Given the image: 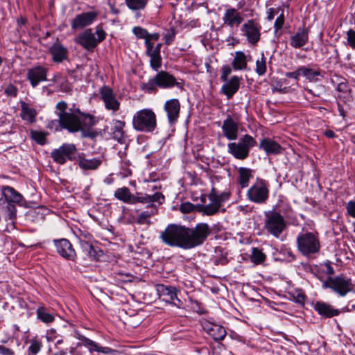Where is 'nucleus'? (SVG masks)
I'll return each instance as SVG.
<instances>
[{
  "instance_id": "obj_1",
  "label": "nucleus",
  "mask_w": 355,
  "mask_h": 355,
  "mask_svg": "<svg viewBox=\"0 0 355 355\" xmlns=\"http://www.w3.org/2000/svg\"><path fill=\"white\" fill-rule=\"evenodd\" d=\"M211 232L212 228L206 223H198L193 228L169 224L160 232L159 239L169 247L191 249L203 244Z\"/></svg>"
},
{
  "instance_id": "obj_2",
  "label": "nucleus",
  "mask_w": 355,
  "mask_h": 355,
  "mask_svg": "<svg viewBox=\"0 0 355 355\" xmlns=\"http://www.w3.org/2000/svg\"><path fill=\"white\" fill-rule=\"evenodd\" d=\"M55 109L58 120H51L48 123L47 128L51 130L66 129L70 132H77L89 129L96 123L93 115L82 112L78 108H70L67 111L68 104L65 101H59Z\"/></svg>"
},
{
  "instance_id": "obj_3",
  "label": "nucleus",
  "mask_w": 355,
  "mask_h": 355,
  "mask_svg": "<svg viewBox=\"0 0 355 355\" xmlns=\"http://www.w3.org/2000/svg\"><path fill=\"white\" fill-rule=\"evenodd\" d=\"M184 81L177 79L173 74L166 71H158L155 76L149 78L148 82L141 85V89L147 94H155L158 88L168 89L176 87L184 89Z\"/></svg>"
},
{
  "instance_id": "obj_4",
  "label": "nucleus",
  "mask_w": 355,
  "mask_h": 355,
  "mask_svg": "<svg viewBox=\"0 0 355 355\" xmlns=\"http://www.w3.org/2000/svg\"><path fill=\"white\" fill-rule=\"evenodd\" d=\"M1 192L0 211L4 216L6 220L15 219L17 216L15 204L23 203V196L10 186H2Z\"/></svg>"
},
{
  "instance_id": "obj_5",
  "label": "nucleus",
  "mask_w": 355,
  "mask_h": 355,
  "mask_svg": "<svg viewBox=\"0 0 355 355\" xmlns=\"http://www.w3.org/2000/svg\"><path fill=\"white\" fill-rule=\"evenodd\" d=\"M132 128L139 132H153L157 126V116L150 108H144L137 111L132 121Z\"/></svg>"
},
{
  "instance_id": "obj_6",
  "label": "nucleus",
  "mask_w": 355,
  "mask_h": 355,
  "mask_svg": "<svg viewBox=\"0 0 355 355\" xmlns=\"http://www.w3.org/2000/svg\"><path fill=\"white\" fill-rule=\"evenodd\" d=\"M296 241L297 250L304 256L309 257L320 251V243L317 232L300 233L298 234Z\"/></svg>"
},
{
  "instance_id": "obj_7",
  "label": "nucleus",
  "mask_w": 355,
  "mask_h": 355,
  "mask_svg": "<svg viewBox=\"0 0 355 355\" xmlns=\"http://www.w3.org/2000/svg\"><path fill=\"white\" fill-rule=\"evenodd\" d=\"M263 228L266 232L278 239L286 228L284 216L277 210L265 212Z\"/></svg>"
},
{
  "instance_id": "obj_8",
  "label": "nucleus",
  "mask_w": 355,
  "mask_h": 355,
  "mask_svg": "<svg viewBox=\"0 0 355 355\" xmlns=\"http://www.w3.org/2000/svg\"><path fill=\"white\" fill-rule=\"evenodd\" d=\"M257 146V141L250 135H243L238 142L227 144V151L235 159L244 160L249 157L250 148Z\"/></svg>"
},
{
  "instance_id": "obj_9",
  "label": "nucleus",
  "mask_w": 355,
  "mask_h": 355,
  "mask_svg": "<svg viewBox=\"0 0 355 355\" xmlns=\"http://www.w3.org/2000/svg\"><path fill=\"white\" fill-rule=\"evenodd\" d=\"M323 288H329L340 297H345L353 290V284L350 278L343 275L329 277L322 282Z\"/></svg>"
},
{
  "instance_id": "obj_10",
  "label": "nucleus",
  "mask_w": 355,
  "mask_h": 355,
  "mask_svg": "<svg viewBox=\"0 0 355 355\" xmlns=\"http://www.w3.org/2000/svg\"><path fill=\"white\" fill-rule=\"evenodd\" d=\"M97 38L91 28L86 29L80 33L75 40V42L87 51H92L98 43L105 39L106 33L101 26H97L96 30Z\"/></svg>"
},
{
  "instance_id": "obj_11",
  "label": "nucleus",
  "mask_w": 355,
  "mask_h": 355,
  "mask_svg": "<svg viewBox=\"0 0 355 355\" xmlns=\"http://www.w3.org/2000/svg\"><path fill=\"white\" fill-rule=\"evenodd\" d=\"M269 184L260 178H257L254 182L247 192L248 200L254 203L263 204L269 198Z\"/></svg>"
},
{
  "instance_id": "obj_12",
  "label": "nucleus",
  "mask_w": 355,
  "mask_h": 355,
  "mask_svg": "<svg viewBox=\"0 0 355 355\" xmlns=\"http://www.w3.org/2000/svg\"><path fill=\"white\" fill-rule=\"evenodd\" d=\"M78 149L75 144L64 143L51 153V157L59 164H64L67 160L74 161L78 157Z\"/></svg>"
},
{
  "instance_id": "obj_13",
  "label": "nucleus",
  "mask_w": 355,
  "mask_h": 355,
  "mask_svg": "<svg viewBox=\"0 0 355 355\" xmlns=\"http://www.w3.org/2000/svg\"><path fill=\"white\" fill-rule=\"evenodd\" d=\"M241 35L251 46H257L261 40V26L254 19H248L241 26Z\"/></svg>"
},
{
  "instance_id": "obj_14",
  "label": "nucleus",
  "mask_w": 355,
  "mask_h": 355,
  "mask_svg": "<svg viewBox=\"0 0 355 355\" xmlns=\"http://www.w3.org/2000/svg\"><path fill=\"white\" fill-rule=\"evenodd\" d=\"M100 98L103 101L106 110L113 114L116 113L121 107V103L117 99L112 88L103 85L99 89Z\"/></svg>"
},
{
  "instance_id": "obj_15",
  "label": "nucleus",
  "mask_w": 355,
  "mask_h": 355,
  "mask_svg": "<svg viewBox=\"0 0 355 355\" xmlns=\"http://www.w3.org/2000/svg\"><path fill=\"white\" fill-rule=\"evenodd\" d=\"M156 291L163 300L170 302L178 307H182L183 302L178 298V293L180 292L175 286L164 284H157Z\"/></svg>"
},
{
  "instance_id": "obj_16",
  "label": "nucleus",
  "mask_w": 355,
  "mask_h": 355,
  "mask_svg": "<svg viewBox=\"0 0 355 355\" xmlns=\"http://www.w3.org/2000/svg\"><path fill=\"white\" fill-rule=\"evenodd\" d=\"M222 20L223 25L231 28H237L243 24L244 16L238 9L228 7L224 12Z\"/></svg>"
},
{
  "instance_id": "obj_17",
  "label": "nucleus",
  "mask_w": 355,
  "mask_h": 355,
  "mask_svg": "<svg viewBox=\"0 0 355 355\" xmlns=\"http://www.w3.org/2000/svg\"><path fill=\"white\" fill-rule=\"evenodd\" d=\"M181 104L178 98L167 100L164 104V110L166 114L167 120L170 125L175 124L180 114Z\"/></svg>"
},
{
  "instance_id": "obj_18",
  "label": "nucleus",
  "mask_w": 355,
  "mask_h": 355,
  "mask_svg": "<svg viewBox=\"0 0 355 355\" xmlns=\"http://www.w3.org/2000/svg\"><path fill=\"white\" fill-rule=\"evenodd\" d=\"M98 16V12L95 10L78 14L71 21V28L77 30L88 26L97 19Z\"/></svg>"
},
{
  "instance_id": "obj_19",
  "label": "nucleus",
  "mask_w": 355,
  "mask_h": 355,
  "mask_svg": "<svg viewBox=\"0 0 355 355\" xmlns=\"http://www.w3.org/2000/svg\"><path fill=\"white\" fill-rule=\"evenodd\" d=\"M53 243L57 252L64 259L74 261L76 258V252L71 242L67 239L53 240Z\"/></svg>"
},
{
  "instance_id": "obj_20",
  "label": "nucleus",
  "mask_w": 355,
  "mask_h": 355,
  "mask_svg": "<svg viewBox=\"0 0 355 355\" xmlns=\"http://www.w3.org/2000/svg\"><path fill=\"white\" fill-rule=\"evenodd\" d=\"M49 69L41 65H36L27 71L26 78L32 87H36L40 83L47 80Z\"/></svg>"
},
{
  "instance_id": "obj_21",
  "label": "nucleus",
  "mask_w": 355,
  "mask_h": 355,
  "mask_svg": "<svg viewBox=\"0 0 355 355\" xmlns=\"http://www.w3.org/2000/svg\"><path fill=\"white\" fill-rule=\"evenodd\" d=\"M164 196L160 192H155L153 195H148L146 193L137 192L134 196V202L132 205L137 203L147 204V207L156 206L155 202L162 205L164 202Z\"/></svg>"
},
{
  "instance_id": "obj_22",
  "label": "nucleus",
  "mask_w": 355,
  "mask_h": 355,
  "mask_svg": "<svg viewBox=\"0 0 355 355\" xmlns=\"http://www.w3.org/2000/svg\"><path fill=\"white\" fill-rule=\"evenodd\" d=\"M313 309L323 318H331L338 315L342 311L335 309L332 305L323 301L313 303Z\"/></svg>"
},
{
  "instance_id": "obj_23",
  "label": "nucleus",
  "mask_w": 355,
  "mask_h": 355,
  "mask_svg": "<svg viewBox=\"0 0 355 355\" xmlns=\"http://www.w3.org/2000/svg\"><path fill=\"white\" fill-rule=\"evenodd\" d=\"M202 328L214 340H223L227 335L225 327L209 321H205L202 323Z\"/></svg>"
},
{
  "instance_id": "obj_24",
  "label": "nucleus",
  "mask_w": 355,
  "mask_h": 355,
  "mask_svg": "<svg viewBox=\"0 0 355 355\" xmlns=\"http://www.w3.org/2000/svg\"><path fill=\"white\" fill-rule=\"evenodd\" d=\"M221 128L224 137L228 140L232 141L237 139L239 124L232 119L231 115H227L226 119L223 121Z\"/></svg>"
},
{
  "instance_id": "obj_25",
  "label": "nucleus",
  "mask_w": 355,
  "mask_h": 355,
  "mask_svg": "<svg viewBox=\"0 0 355 355\" xmlns=\"http://www.w3.org/2000/svg\"><path fill=\"white\" fill-rule=\"evenodd\" d=\"M309 29L304 26L299 27L291 37L289 44L295 49H300L306 45L309 41Z\"/></svg>"
},
{
  "instance_id": "obj_26",
  "label": "nucleus",
  "mask_w": 355,
  "mask_h": 355,
  "mask_svg": "<svg viewBox=\"0 0 355 355\" xmlns=\"http://www.w3.org/2000/svg\"><path fill=\"white\" fill-rule=\"evenodd\" d=\"M146 46V55L150 58V66L155 71H158L162 64L161 53L154 49L153 42L148 43Z\"/></svg>"
},
{
  "instance_id": "obj_27",
  "label": "nucleus",
  "mask_w": 355,
  "mask_h": 355,
  "mask_svg": "<svg viewBox=\"0 0 355 355\" xmlns=\"http://www.w3.org/2000/svg\"><path fill=\"white\" fill-rule=\"evenodd\" d=\"M78 340L83 342V345L89 348L90 352H97L99 353L111 354V355H116L118 351L114 349H112L108 347H101L96 342L92 340L91 339L83 336L78 335Z\"/></svg>"
},
{
  "instance_id": "obj_28",
  "label": "nucleus",
  "mask_w": 355,
  "mask_h": 355,
  "mask_svg": "<svg viewBox=\"0 0 355 355\" xmlns=\"http://www.w3.org/2000/svg\"><path fill=\"white\" fill-rule=\"evenodd\" d=\"M300 76H302V75L300 73V67H297V69L295 70L294 71L286 72L285 73V76L286 78L293 79L295 80V83L288 87H286V86L282 87V83H286V82H287L286 79H282L281 82H280L281 85L279 86V88L277 89V91L279 92V93H282V94L290 93V92L295 91L296 87H297L299 86L298 81H299Z\"/></svg>"
},
{
  "instance_id": "obj_29",
  "label": "nucleus",
  "mask_w": 355,
  "mask_h": 355,
  "mask_svg": "<svg viewBox=\"0 0 355 355\" xmlns=\"http://www.w3.org/2000/svg\"><path fill=\"white\" fill-rule=\"evenodd\" d=\"M259 148L262 149L267 155L281 154L284 148L276 141L270 138H263L259 143Z\"/></svg>"
},
{
  "instance_id": "obj_30",
  "label": "nucleus",
  "mask_w": 355,
  "mask_h": 355,
  "mask_svg": "<svg viewBox=\"0 0 355 355\" xmlns=\"http://www.w3.org/2000/svg\"><path fill=\"white\" fill-rule=\"evenodd\" d=\"M49 51L52 55V60L56 63H60L67 59L68 50L59 42H55L49 48Z\"/></svg>"
},
{
  "instance_id": "obj_31",
  "label": "nucleus",
  "mask_w": 355,
  "mask_h": 355,
  "mask_svg": "<svg viewBox=\"0 0 355 355\" xmlns=\"http://www.w3.org/2000/svg\"><path fill=\"white\" fill-rule=\"evenodd\" d=\"M239 87L240 78L234 76L222 86L221 92L227 96V99H230L238 92Z\"/></svg>"
},
{
  "instance_id": "obj_32",
  "label": "nucleus",
  "mask_w": 355,
  "mask_h": 355,
  "mask_svg": "<svg viewBox=\"0 0 355 355\" xmlns=\"http://www.w3.org/2000/svg\"><path fill=\"white\" fill-rule=\"evenodd\" d=\"M212 196L211 199H209L210 201L209 204L198 206V211L202 213L203 215H215L219 211L220 208L222 207L223 201L220 200H214Z\"/></svg>"
},
{
  "instance_id": "obj_33",
  "label": "nucleus",
  "mask_w": 355,
  "mask_h": 355,
  "mask_svg": "<svg viewBox=\"0 0 355 355\" xmlns=\"http://www.w3.org/2000/svg\"><path fill=\"white\" fill-rule=\"evenodd\" d=\"M19 103L21 107V118L29 123H35L37 116L36 110L25 101H21Z\"/></svg>"
},
{
  "instance_id": "obj_34",
  "label": "nucleus",
  "mask_w": 355,
  "mask_h": 355,
  "mask_svg": "<svg viewBox=\"0 0 355 355\" xmlns=\"http://www.w3.org/2000/svg\"><path fill=\"white\" fill-rule=\"evenodd\" d=\"M254 171L247 167L238 168L237 182L241 189L249 186L250 180L253 178Z\"/></svg>"
},
{
  "instance_id": "obj_35",
  "label": "nucleus",
  "mask_w": 355,
  "mask_h": 355,
  "mask_svg": "<svg viewBox=\"0 0 355 355\" xmlns=\"http://www.w3.org/2000/svg\"><path fill=\"white\" fill-rule=\"evenodd\" d=\"M78 162L79 167L84 171L96 170L102 163V160L99 157L86 159L80 155L78 157Z\"/></svg>"
},
{
  "instance_id": "obj_36",
  "label": "nucleus",
  "mask_w": 355,
  "mask_h": 355,
  "mask_svg": "<svg viewBox=\"0 0 355 355\" xmlns=\"http://www.w3.org/2000/svg\"><path fill=\"white\" fill-rule=\"evenodd\" d=\"M134 196L135 194H132L130 189L126 187L118 188L114 193V196L117 200L130 205H132L134 202Z\"/></svg>"
},
{
  "instance_id": "obj_37",
  "label": "nucleus",
  "mask_w": 355,
  "mask_h": 355,
  "mask_svg": "<svg viewBox=\"0 0 355 355\" xmlns=\"http://www.w3.org/2000/svg\"><path fill=\"white\" fill-rule=\"evenodd\" d=\"M80 247L83 252L91 259L97 260L102 255V251L94 248V247L87 241H80Z\"/></svg>"
},
{
  "instance_id": "obj_38",
  "label": "nucleus",
  "mask_w": 355,
  "mask_h": 355,
  "mask_svg": "<svg viewBox=\"0 0 355 355\" xmlns=\"http://www.w3.org/2000/svg\"><path fill=\"white\" fill-rule=\"evenodd\" d=\"M149 0H125L127 7L133 12H136V17H141L140 11L144 10Z\"/></svg>"
},
{
  "instance_id": "obj_39",
  "label": "nucleus",
  "mask_w": 355,
  "mask_h": 355,
  "mask_svg": "<svg viewBox=\"0 0 355 355\" xmlns=\"http://www.w3.org/2000/svg\"><path fill=\"white\" fill-rule=\"evenodd\" d=\"M300 70L301 75L304 76L309 82H316L318 76L321 75L320 69H313L305 66H300Z\"/></svg>"
},
{
  "instance_id": "obj_40",
  "label": "nucleus",
  "mask_w": 355,
  "mask_h": 355,
  "mask_svg": "<svg viewBox=\"0 0 355 355\" xmlns=\"http://www.w3.org/2000/svg\"><path fill=\"white\" fill-rule=\"evenodd\" d=\"M114 125L112 128L113 137L119 141H121L124 139L125 132L123 128L125 125V121L121 120H114Z\"/></svg>"
},
{
  "instance_id": "obj_41",
  "label": "nucleus",
  "mask_w": 355,
  "mask_h": 355,
  "mask_svg": "<svg viewBox=\"0 0 355 355\" xmlns=\"http://www.w3.org/2000/svg\"><path fill=\"white\" fill-rule=\"evenodd\" d=\"M235 70H243L247 67L246 56L243 51H236L232 62Z\"/></svg>"
},
{
  "instance_id": "obj_42",
  "label": "nucleus",
  "mask_w": 355,
  "mask_h": 355,
  "mask_svg": "<svg viewBox=\"0 0 355 355\" xmlns=\"http://www.w3.org/2000/svg\"><path fill=\"white\" fill-rule=\"evenodd\" d=\"M36 313L37 318L46 324L52 323L55 320L54 315L49 313L44 306L38 307Z\"/></svg>"
},
{
  "instance_id": "obj_43",
  "label": "nucleus",
  "mask_w": 355,
  "mask_h": 355,
  "mask_svg": "<svg viewBox=\"0 0 355 355\" xmlns=\"http://www.w3.org/2000/svg\"><path fill=\"white\" fill-rule=\"evenodd\" d=\"M290 299L295 303L304 305L306 296L302 289L297 288L288 293Z\"/></svg>"
},
{
  "instance_id": "obj_44",
  "label": "nucleus",
  "mask_w": 355,
  "mask_h": 355,
  "mask_svg": "<svg viewBox=\"0 0 355 355\" xmlns=\"http://www.w3.org/2000/svg\"><path fill=\"white\" fill-rule=\"evenodd\" d=\"M149 210L141 212L137 217V222L139 224H149V218L155 214L157 211L156 206L148 207Z\"/></svg>"
},
{
  "instance_id": "obj_45",
  "label": "nucleus",
  "mask_w": 355,
  "mask_h": 355,
  "mask_svg": "<svg viewBox=\"0 0 355 355\" xmlns=\"http://www.w3.org/2000/svg\"><path fill=\"white\" fill-rule=\"evenodd\" d=\"M266 259V255L258 248H252L250 260L256 265L263 263Z\"/></svg>"
},
{
  "instance_id": "obj_46",
  "label": "nucleus",
  "mask_w": 355,
  "mask_h": 355,
  "mask_svg": "<svg viewBox=\"0 0 355 355\" xmlns=\"http://www.w3.org/2000/svg\"><path fill=\"white\" fill-rule=\"evenodd\" d=\"M216 255L213 258L215 265H225L227 262V252L221 247H217L215 249Z\"/></svg>"
},
{
  "instance_id": "obj_47",
  "label": "nucleus",
  "mask_w": 355,
  "mask_h": 355,
  "mask_svg": "<svg viewBox=\"0 0 355 355\" xmlns=\"http://www.w3.org/2000/svg\"><path fill=\"white\" fill-rule=\"evenodd\" d=\"M42 341L37 338H33L30 341V345L28 348V355H36L42 349Z\"/></svg>"
},
{
  "instance_id": "obj_48",
  "label": "nucleus",
  "mask_w": 355,
  "mask_h": 355,
  "mask_svg": "<svg viewBox=\"0 0 355 355\" xmlns=\"http://www.w3.org/2000/svg\"><path fill=\"white\" fill-rule=\"evenodd\" d=\"M255 71L260 76H263L266 72V58L263 53H261V59L256 61Z\"/></svg>"
},
{
  "instance_id": "obj_49",
  "label": "nucleus",
  "mask_w": 355,
  "mask_h": 355,
  "mask_svg": "<svg viewBox=\"0 0 355 355\" xmlns=\"http://www.w3.org/2000/svg\"><path fill=\"white\" fill-rule=\"evenodd\" d=\"M132 33L137 38L144 39L145 45H146L148 43H150L148 40V37H149V33L146 29L140 26H135L132 28Z\"/></svg>"
},
{
  "instance_id": "obj_50",
  "label": "nucleus",
  "mask_w": 355,
  "mask_h": 355,
  "mask_svg": "<svg viewBox=\"0 0 355 355\" xmlns=\"http://www.w3.org/2000/svg\"><path fill=\"white\" fill-rule=\"evenodd\" d=\"M31 135L32 139L38 144L44 145L46 143V135L43 132L32 130Z\"/></svg>"
},
{
  "instance_id": "obj_51",
  "label": "nucleus",
  "mask_w": 355,
  "mask_h": 355,
  "mask_svg": "<svg viewBox=\"0 0 355 355\" xmlns=\"http://www.w3.org/2000/svg\"><path fill=\"white\" fill-rule=\"evenodd\" d=\"M175 31L173 28H171L164 35V42L166 45H170L173 43L175 37Z\"/></svg>"
},
{
  "instance_id": "obj_52",
  "label": "nucleus",
  "mask_w": 355,
  "mask_h": 355,
  "mask_svg": "<svg viewBox=\"0 0 355 355\" xmlns=\"http://www.w3.org/2000/svg\"><path fill=\"white\" fill-rule=\"evenodd\" d=\"M284 21H285V17H284V11H282V13L276 19L275 24H274V29H275V33L278 32L279 31H280L282 28V27L284 24Z\"/></svg>"
},
{
  "instance_id": "obj_53",
  "label": "nucleus",
  "mask_w": 355,
  "mask_h": 355,
  "mask_svg": "<svg viewBox=\"0 0 355 355\" xmlns=\"http://www.w3.org/2000/svg\"><path fill=\"white\" fill-rule=\"evenodd\" d=\"M4 92L8 96L16 97L17 96L18 89L14 85L9 84L5 88Z\"/></svg>"
},
{
  "instance_id": "obj_54",
  "label": "nucleus",
  "mask_w": 355,
  "mask_h": 355,
  "mask_svg": "<svg viewBox=\"0 0 355 355\" xmlns=\"http://www.w3.org/2000/svg\"><path fill=\"white\" fill-rule=\"evenodd\" d=\"M212 196L214 197V200H224V197L225 196H228L227 194H226L225 193H222L220 194H218L217 192H216V189L213 187L211 189V192L209 193V194L208 195V198L209 199H211L212 198Z\"/></svg>"
},
{
  "instance_id": "obj_55",
  "label": "nucleus",
  "mask_w": 355,
  "mask_h": 355,
  "mask_svg": "<svg viewBox=\"0 0 355 355\" xmlns=\"http://www.w3.org/2000/svg\"><path fill=\"white\" fill-rule=\"evenodd\" d=\"M347 213L352 218H355V200H349L346 205Z\"/></svg>"
},
{
  "instance_id": "obj_56",
  "label": "nucleus",
  "mask_w": 355,
  "mask_h": 355,
  "mask_svg": "<svg viewBox=\"0 0 355 355\" xmlns=\"http://www.w3.org/2000/svg\"><path fill=\"white\" fill-rule=\"evenodd\" d=\"M347 35L349 46L353 49H355V31L352 29L349 30L347 32Z\"/></svg>"
},
{
  "instance_id": "obj_57",
  "label": "nucleus",
  "mask_w": 355,
  "mask_h": 355,
  "mask_svg": "<svg viewBox=\"0 0 355 355\" xmlns=\"http://www.w3.org/2000/svg\"><path fill=\"white\" fill-rule=\"evenodd\" d=\"M58 337L59 335L57 334L55 329H51L46 331V338L49 342H53Z\"/></svg>"
},
{
  "instance_id": "obj_58",
  "label": "nucleus",
  "mask_w": 355,
  "mask_h": 355,
  "mask_svg": "<svg viewBox=\"0 0 355 355\" xmlns=\"http://www.w3.org/2000/svg\"><path fill=\"white\" fill-rule=\"evenodd\" d=\"M180 209L182 213H190L194 210V205L191 202H184L180 205Z\"/></svg>"
},
{
  "instance_id": "obj_59",
  "label": "nucleus",
  "mask_w": 355,
  "mask_h": 355,
  "mask_svg": "<svg viewBox=\"0 0 355 355\" xmlns=\"http://www.w3.org/2000/svg\"><path fill=\"white\" fill-rule=\"evenodd\" d=\"M232 69L229 65H225L222 68V75L220 80L223 82H227L228 76L231 73Z\"/></svg>"
},
{
  "instance_id": "obj_60",
  "label": "nucleus",
  "mask_w": 355,
  "mask_h": 355,
  "mask_svg": "<svg viewBox=\"0 0 355 355\" xmlns=\"http://www.w3.org/2000/svg\"><path fill=\"white\" fill-rule=\"evenodd\" d=\"M336 89L339 92L346 93L348 91V83L347 81H343L338 84Z\"/></svg>"
},
{
  "instance_id": "obj_61",
  "label": "nucleus",
  "mask_w": 355,
  "mask_h": 355,
  "mask_svg": "<svg viewBox=\"0 0 355 355\" xmlns=\"http://www.w3.org/2000/svg\"><path fill=\"white\" fill-rule=\"evenodd\" d=\"M279 12V9H275L274 8H270L268 9L267 12V20L271 21L274 19L275 15H277Z\"/></svg>"
},
{
  "instance_id": "obj_62",
  "label": "nucleus",
  "mask_w": 355,
  "mask_h": 355,
  "mask_svg": "<svg viewBox=\"0 0 355 355\" xmlns=\"http://www.w3.org/2000/svg\"><path fill=\"white\" fill-rule=\"evenodd\" d=\"M0 354L1 355H15L12 349L0 345Z\"/></svg>"
},
{
  "instance_id": "obj_63",
  "label": "nucleus",
  "mask_w": 355,
  "mask_h": 355,
  "mask_svg": "<svg viewBox=\"0 0 355 355\" xmlns=\"http://www.w3.org/2000/svg\"><path fill=\"white\" fill-rule=\"evenodd\" d=\"M123 175L125 177L130 176L132 175V170L129 168V166L122 165Z\"/></svg>"
},
{
  "instance_id": "obj_64",
  "label": "nucleus",
  "mask_w": 355,
  "mask_h": 355,
  "mask_svg": "<svg viewBox=\"0 0 355 355\" xmlns=\"http://www.w3.org/2000/svg\"><path fill=\"white\" fill-rule=\"evenodd\" d=\"M345 309L347 311H354L355 310V304L354 303V301H352V300L349 301Z\"/></svg>"
}]
</instances>
